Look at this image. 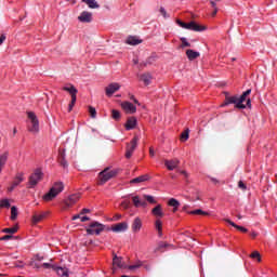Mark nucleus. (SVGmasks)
I'll use <instances>...</instances> for the list:
<instances>
[{"label": "nucleus", "mask_w": 277, "mask_h": 277, "mask_svg": "<svg viewBox=\"0 0 277 277\" xmlns=\"http://www.w3.org/2000/svg\"><path fill=\"white\" fill-rule=\"evenodd\" d=\"M126 44H130L131 47H137V44H142V40L136 36H129L126 40Z\"/></svg>", "instance_id": "nucleus-18"}, {"label": "nucleus", "mask_w": 277, "mask_h": 277, "mask_svg": "<svg viewBox=\"0 0 277 277\" xmlns=\"http://www.w3.org/2000/svg\"><path fill=\"white\" fill-rule=\"evenodd\" d=\"M161 16H163V18H170V15L168 14V12L166 11V9L163 6L160 8L159 10Z\"/></svg>", "instance_id": "nucleus-45"}, {"label": "nucleus", "mask_w": 277, "mask_h": 277, "mask_svg": "<svg viewBox=\"0 0 277 277\" xmlns=\"http://www.w3.org/2000/svg\"><path fill=\"white\" fill-rule=\"evenodd\" d=\"M190 215H209V212H205L201 209L193 210L188 212Z\"/></svg>", "instance_id": "nucleus-38"}, {"label": "nucleus", "mask_w": 277, "mask_h": 277, "mask_svg": "<svg viewBox=\"0 0 277 277\" xmlns=\"http://www.w3.org/2000/svg\"><path fill=\"white\" fill-rule=\"evenodd\" d=\"M252 93L251 89H248L247 91H245L242 93V96L238 97V103L236 105L237 109H246V97L250 96V94Z\"/></svg>", "instance_id": "nucleus-9"}, {"label": "nucleus", "mask_w": 277, "mask_h": 277, "mask_svg": "<svg viewBox=\"0 0 277 277\" xmlns=\"http://www.w3.org/2000/svg\"><path fill=\"white\" fill-rule=\"evenodd\" d=\"M179 163H181V161L179 159H172V160H164V166L167 168V170H176V168H179Z\"/></svg>", "instance_id": "nucleus-16"}, {"label": "nucleus", "mask_w": 277, "mask_h": 277, "mask_svg": "<svg viewBox=\"0 0 277 277\" xmlns=\"http://www.w3.org/2000/svg\"><path fill=\"white\" fill-rule=\"evenodd\" d=\"M25 179L23 177V173H18L13 182V184L8 188V192H14V188L18 187L21 183H23Z\"/></svg>", "instance_id": "nucleus-15"}, {"label": "nucleus", "mask_w": 277, "mask_h": 277, "mask_svg": "<svg viewBox=\"0 0 277 277\" xmlns=\"http://www.w3.org/2000/svg\"><path fill=\"white\" fill-rule=\"evenodd\" d=\"M17 232H18L17 226L2 229V233H6V234H10V235H14V233H17Z\"/></svg>", "instance_id": "nucleus-40"}, {"label": "nucleus", "mask_w": 277, "mask_h": 277, "mask_svg": "<svg viewBox=\"0 0 277 277\" xmlns=\"http://www.w3.org/2000/svg\"><path fill=\"white\" fill-rule=\"evenodd\" d=\"M136 126H137V119H136L135 117H130V118L127 120L126 130H127V131H131V130H133Z\"/></svg>", "instance_id": "nucleus-20"}, {"label": "nucleus", "mask_w": 277, "mask_h": 277, "mask_svg": "<svg viewBox=\"0 0 277 277\" xmlns=\"http://www.w3.org/2000/svg\"><path fill=\"white\" fill-rule=\"evenodd\" d=\"M55 271H56L57 276L68 277V268L56 267Z\"/></svg>", "instance_id": "nucleus-33"}, {"label": "nucleus", "mask_w": 277, "mask_h": 277, "mask_svg": "<svg viewBox=\"0 0 277 277\" xmlns=\"http://www.w3.org/2000/svg\"><path fill=\"white\" fill-rule=\"evenodd\" d=\"M180 40L182 42L181 49H185V47H192V43L187 41V38L182 37Z\"/></svg>", "instance_id": "nucleus-42"}, {"label": "nucleus", "mask_w": 277, "mask_h": 277, "mask_svg": "<svg viewBox=\"0 0 277 277\" xmlns=\"http://www.w3.org/2000/svg\"><path fill=\"white\" fill-rule=\"evenodd\" d=\"M118 174V171L111 170L110 168L104 169L102 172L98 173L100 181L97 182V185H105L107 181H110V179H114Z\"/></svg>", "instance_id": "nucleus-3"}, {"label": "nucleus", "mask_w": 277, "mask_h": 277, "mask_svg": "<svg viewBox=\"0 0 277 277\" xmlns=\"http://www.w3.org/2000/svg\"><path fill=\"white\" fill-rule=\"evenodd\" d=\"M176 23L183 29H188L190 31H205L207 29V26L196 24V22L185 23L181 19H176Z\"/></svg>", "instance_id": "nucleus-4"}, {"label": "nucleus", "mask_w": 277, "mask_h": 277, "mask_svg": "<svg viewBox=\"0 0 277 277\" xmlns=\"http://www.w3.org/2000/svg\"><path fill=\"white\" fill-rule=\"evenodd\" d=\"M78 21L80 23H92V13L88 12V11H83L82 13H80V15L78 16Z\"/></svg>", "instance_id": "nucleus-13"}, {"label": "nucleus", "mask_w": 277, "mask_h": 277, "mask_svg": "<svg viewBox=\"0 0 277 277\" xmlns=\"http://www.w3.org/2000/svg\"><path fill=\"white\" fill-rule=\"evenodd\" d=\"M126 230H129V223L128 222H121L113 225L111 232L113 233H124Z\"/></svg>", "instance_id": "nucleus-10"}, {"label": "nucleus", "mask_w": 277, "mask_h": 277, "mask_svg": "<svg viewBox=\"0 0 277 277\" xmlns=\"http://www.w3.org/2000/svg\"><path fill=\"white\" fill-rule=\"evenodd\" d=\"M138 267H142V262H138V263L135 264V265H130L128 268H129V269H138Z\"/></svg>", "instance_id": "nucleus-49"}, {"label": "nucleus", "mask_w": 277, "mask_h": 277, "mask_svg": "<svg viewBox=\"0 0 277 277\" xmlns=\"http://www.w3.org/2000/svg\"><path fill=\"white\" fill-rule=\"evenodd\" d=\"M16 133H17V130H16V128H14L13 129V135H16Z\"/></svg>", "instance_id": "nucleus-64"}, {"label": "nucleus", "mask_w": 277, "mask_h": 277, "mask_svg": "<svg viewBox=\"0 0 277 277\" xmlns=\"http://www.w3.org/2000/svg\"><path fill=\"white\" fill-rule=\"evenodd\" d=\"M12 205L10 203V199H1L0 200V209H10Z\"/></svg>", "instance_id": "nucleus-34"}, {"label": "nucleus", "mask_w": 277, "mask_h": 277, "mask_svg": "<svg viewBox=\"0 0 277 277\" xmlns=\"http://www.w3.org/2000/svg\"><path fill=\"white\" fill-rule=\"evenodd\" d=\"M140 81H143L145 85H150V81H153V75L146 72L141 76H138Z\"/></svg>", "instance_id": "nucleus-22"}, {"label": "nucleus", "mask_w": 277, "mask_h": 277, "mask_svg": "<svg viewBox=\"0 0 277 277\" xmlns=\"http://www.w3.org/2000/svg\"><path fill=\"white\" fill-rule=\"evenodd\" d=\"M137 142H140V138L134 136L130 144H127L126 159H131V157H133V153L137 148Z\"/></svg>", "instance_id": "nucleus-7"}, {"label": "nucleus", "mask_w": 277, "mask_h": 277, "mask_svg": "<svg viewBox=\"0 0 277 277\" xmlns=\"http://www.w3.org/2000/svg\"><path fill=\"white\" fill-rule=\"evenodd\" d=\"M5 39H6L5 35L0 36V47L5 42Z\"/></svg>", "instance_id": "nucleus-53"}, {"label": "nucleus", "mask_w": 277, "mask_h": 277, "mask_svg": "<svg viewBox=\"0 0 277 277\" xmlns=\"http://www.w3.org/2000/svg\"><path fill=\"white\" fill-rule=\"evenodd\" d=\"M181 140L182 142H187V140H189V130H186L181 134Z\"/></svg>", "instance_id": "nucleus-43"}, {"label": "nucleus", "mask_w": 277, "mask_h": 277, "mask_svg": "<svg viewBox=\"0 0 277 277\" xmlns=\"http://www.w3.org/2000/svg\"><path fill=\"white\" fill-rule=\"evenodd\" d=\"M82 3H87L88 8H90L91 10H98V8H101L96 0H82Z\"/></svg>", "instance_id": "nucleus-28"}, {"label": "nucleus", "mask_w": 277, "mask_h": 277, "mask_svg": "<svg viewBox=\"0 0 277 277\" xmlns=\"http://www.w3.org/2000/svg\"><path fill=\"white\" fill-rule=\"evenodd\" d=\"M42 181V170L36 169L29 176V187H36Z\"/></svg>", "instance_id": "nucleus-8"}, {"label": "nucleus", "mask_w": 277, "mask_h": 277, "mask_svg": "<svg viewBox=\"0 0 277 277\" xmlns=\"http://www.w3.org/2000/svg\"><path fill=\"white\" fill-rule=\"evenodd\" d=\"M259 234H256L255 232L251 233V237L254 239L258 237Z\"/></svg>", "instance_id": "nucleus-62"}, {"label": "nucleus", "mask_w": 277, "mask_h": 277, "mask_svg": "<svg viewBox=\"0 0 277 277\" xmlns=\"http://www.w3.org/2000/svg\"><path fill=\"white\" fill-rule=\"evenodd\" d=\"M121 107L126 114H135V111H137V107H135L131 102L121 103Z\"/></svg>", "instance_id": "nucleus-12"}, {"label": "nucleus", "mask_w": 277, "mask_h": 277, "mask_svg": "<svg viewBox=\"0 0 277 277\" xmlns=\"http://www.w3.org/2000/svg\"><path fill=\"white\" fill-rule=\"evenodd\" d=\"M144 200L149 202V205H157V200H155V197L150 195H143Z\"/></svg>", "instance_id": "nucleus-39"}, {"label": "nucleus", "mask_w": 277, "mask_h": 277, "mask_svg": "<svg viewBox=\"0 0 277 277\" xmlns=\"http://www.w3.org/2000/svg\"><path fill=\"white\" fill-rule=\"evenodd\" d=\"M217 14V8L214 9V11L212 12V16H216Z\"/></svg>", "instance_id": "nucleus-63"}, {"label": "nucleus", "mask_w": 277, "mask_h": 277, "mask_svg": "<svg viewBox=\"0 0 277 277\" xmlns=\"http://www.w3.org/2000/svg\"><path fill=\"white\" fill-rule=\"evenodd\" d=\"M238 187H239V189H241L242 192H246V189H248V186H246V183H243V181H239V182H238Z\"/></svg>", "instance_id": "nucleus-47"}, {"label": "nucleus", "mask_w": 277, "mask_h": 277, "mask_svg": "<svg viewBox=\"0 0 277 277\" xmlns=\"http://www.w3.org/2000/svg\"><path fill=\"white\" fill-rule=\"evenodd\" d=\"M149 155H150V157H155V149L149 148Z\"/></svg>", "instance_id": "nucleus-61"}, {"label": "nucleus", "mask_w": 277, "mask_h": 277, "mask_svg": "<svg viewBox=\"0 0 277 277\" xmlns=\"http://www.w3.org/2000/svg\"><path fill=\"white\" fill-rule=\"evenodd\" d=\"M80 222H90V217L82 216V217H80Z\"/></svg>", "instance_id": "nucleus-54"}, {"label": "nucleus", "mask_w": 277, "mask_h": 277, "mask_svg": "<svg viewBox=\"0 0 277 277\" xmlns=\"http://www.w3.org/2000/svg\"><path fill=\"white\" fill-rule=\"evenodd\" d=\"M132 202H133L134 207H136V208L142 207V199L140 198V196H133Z\"/></svg>", "instance_id": "nucleus-37"}, {"label": "nucleus", "mask_w": 277, "mask_h": 277, "mask_svg": "<svg viewBox=\"0 0 277 277\" xmlns=\"http://www.w3.org/2000/svg\"><path fill=\"white\" fill-rule=\"evenodd\" d=\"M151 215H154L155 217H163V215H166V213H163V208L161 207V205H157L151 210Z\"/></svg>", "instance_id": "nucleus-19"}, {"label": "nucleus", "mask_w": 277, "mask_h": 277, "mask_svg": "<svg viewBox=\"0 0 277 277\" xmlns=\"http://www.w3.org/2000/svg\"><path fill=\"white\" fill-rule=\"evenodd\" d=\"M156 230L158 232L159 237H162L163 235V224L161 223V220H156L155 222Z\"/></svg>", "instance_id": "nucleus-30"}, {"label": "nucleus", "mask_w": 277, "mask_h": 277, "mask_svg": "<svg viewBox=\"0 0 277 277\" xmlns=\"http://www.w3.org/2000/svg\"><path fill=\"white\" fill-rule=\"evenodd\" d=\"M81 215H82V214H76V215L72 216V220H74V221H75V220H81Z\"/></svg>", "instance_id": "nucleus-58"}, {"label": "nucleus", "mask_w": 277, "mask_h": 277, "mask_svg": "<svg viewBox=\"0 0 277 277\" xmlns=\"http://www.w3.org/2000/svg\"><path fill=\"white\" fill-rule=\"evenodd\" d=\"M63 90L65 92H68L71 96V102L69 104L68 111H72V108L75 107V103H77V92L79 91L77 90V88H75V85L64 87Z\"/></svg>", "instance_id": "nucleus-6"}, {"label": "nucleus", "mask_w": 277, "mask_h": 277, "mask_svg": "<svg viewBox=\"0 0 277 277\" xmlns=\"http://www.w3.org/2000/svg\"><path fill=\"white\" fill-rule=\"evenodd\" d=\"M118 90H120V85L117 82L110 83L105 89L106 96H114V94H116V92H118Z\"/></svg>", "instance_id": "nucleus-11"}, {"label": "nucleus", "mask_w": 277, "mask_h": 277, "mask_svg": "<svg viewBox=\"0 0 277 277\" xmlns=\"http://www.w3.org/2000/svg\"><path fill=\"white\" fill-rule=\"evenodd\" d=\"M225 222L233 226L234 228H236L237 230H240V233H248V228L235 224V222L230 221V219H225Z\"/></svg>", "instance_id": "nucleus-27"}, {"label": "nucleus", "mask_w": 277, "mask_h": 277, "mask_svg": "<svg viewBox=\"0 0 277 277\" xmlns=\"http://www.w3.org/2000/svg\"><path fill=\"white\" fill-rule=\"evenodd\" d=\"M28 120H30V126L28 127L29 133H34L35 135L40 133V121L38 120V116L34 111H27Z\"/></svg>", "instance_id": "nucleus-2"}, {"label": "nucleus", "mask_w": 277, "mask_h": 277, "mask_svg": "<svg viewBox=\"0 0 277 277\" xmlns=\"http://www.w3.org/2000/svg\"><path fill=\"white\" fill-rule=\"evenodd\" d=\"M239 103V97L237 95L229 96L228 94L225 96L224 105H237Z\"/></svg>", "instance_id": "nucleus-23"}, {"label": "nucleus", "mask_w": 277, "mask_h": 277, "mask_svg": "<svg viewBox=\"0 0 277 277\" xmlns=\"http://www.w3.org/2000/svg\"><path fill=\"white\" fill-rule=\"evenodd\" d=\"M47 217V213L45 212H41V213H35L32 215V224H39V222H42V220H44Z\"/></svg>", "instance_id": "nucleus-24"}, {"label": "nucleus", "mask_w": 277, "mask_h": 277, "mask_svg": "<svg viewBox=\"0 0 277 277\" xmlns=\"http://www.w3.org/2000/svg\"><path fill=\"white\" fill-rule=\"evenodd\" d=\"M9 153L5 151L2 155H0V174L3 171V168H5V163H8V157H9Z\"/></svg>", "instance_id": "nucleus-25"}, {"label": "nucleus", "mask_w": 277, "mask_h": 277, "mask_svg": "<svg viewBox=\"0 0 277 277\" xmlns=\"http://www.w3.org/2000/svg\"><path fill=\"white\" fill-rule=\"evenodd\" d=\"M200 55V52L194 51V50H186V57L190 62H194V60H198V56Z\"/></svg>", "instance_id": "nucleus-26"}, {"label": "nucleus", "mask_w": 277, "mask_h": 277, "mask_svg": "<svg viewBox=\"0 0 277 277\" xmlns=\"http://www.w3.org/2000/svg\"><path fill=\"white\" fill-rule=\"evenodd\" d=\"M210 4L212 5L213 10H215V8H217V4L213 0H210Z\"/></svg>", "instance_id": "nucleus-56"}, {"label": "nucleus", "mask_w": 277, "mask_h": 277, "mask_svg": "<svg viewBox=\"0 0 277 277\" xmlns=\"http://www.w3.org/2000/svg\"><path fill=\"white\" fill-rule=\"evenodd\" d=\"M180 173L183 174V175L185 176V179H187V176H189V175L187 174V171H185V170L180 171Z\"/></svg>", "instance_id": "nucleus-60"}, {"label": "nucleus", "mask_w": 277, "mask_h": 277, "mask_svg": "<svg viewBox=\"0 0 277 277\" xmlns=\"http://www.w3.org/2000/svg\"><path fill=\"white\" fill-rule=\"evenodd\" d=\"M169 207H173V213H176L179 207H181V202L179 200L171 198L168 202Z\"/></svg>", "instance_id": "nucleus-29"}, {"label": "nucleus", "mask_w": 277, "mask_h": 277, "mask_svg": "<svg viewBox=\"0 0 277 277\" xmlns=\"http://www.w3.org/2000/svg\"><path fill=\"white\" fill-rule=\"evenodd\" d=\"M58 163L62 168H66L68 166V162L66 161V150L64 149H60L58 151Z\"/></svg>", "instance_id": "nucleus-17"}, {"label": "nucleus", "mask_w": 277, "mask_h": 277, "mask_svg": "<svg viewBox=\"0 0 277 277\" xmlns=\"http://www.w3.org/2000/svg\"><path fill=\"white\" fill-rule=\"evenodd\" d=\"M111 118L113 120H120V113L116 109L111 110Z\"/></svg>", "instance_id": "nucleus-44"}, {"label": "nucleus", "mask_w": 277, "mask_h": 277, "mask_svg": "<svg viewBox=\"0 0 277 277\" xmlns=\"http://www.w3.org/2000/svg\"><path fill=\"white\" fill-rule=\"evenodd\" d=\"M250 258L251 259H256L258 260V263H261V253L259 251H253L251 254H250Z\"/></svg>", "instance_id": "nucleus-41"}, {"label": "nucleus", "mask_w": 277, "mask_h": 277, "mask_svg": "<svg viewBox=\"0 0 277 277\" xmlns=\"http://www.w3.org/2000/svg\"><path fill=\"white\" fill-rule=\"evenodd\" d=\"M131 202L130 201H122L121 202V208H123L124 211H127V209H129Z\"/></svg>", "instance_id": "nucleus-48"}, {"label": "nucleus", "mask_w": 277, "mask_h": 277, "mask_svg": "<svg viewBox=\"0 0 277 277\" xmlns=\"http://www.w3.org/2000/svg\"><path fill=\"white\" fill-rule=\"evenodd\" d=\"M81 198V195L79 193L72 194L68 197L67 200H65L66 207H72V205H76L77 201Z\"/></svg>", "instance_id": "nucleus-14"}, {"label": "nucleus", "mask_w": 277, "mask_h": 277, "mask_svg": "<svg viewBox=\"0 0 277 277\" xmlns=\"http://www.w3.org/2000/svg\"><path fill=\"white\" fill-rule=\"evenodd\" d=\"M147 179H148V175H141L138 177L131 180L130 183H144Z\"/></svg>", "instance_id": "nucleus-36"}, {"label": "nucleus", "mask_w": 277, "mask_h": 277, "mask_svg": "<svg viewBox=\"0 0 277 277\" xmlns=\"http://www.w3.org/2000/svg\"><path fill=\"white\" fill-rule=\"evenodd\" d=\"M12 235H5V236H3V237H1L0 239H1V241H8V240H10V239H12Z\"/></svg>", "instance_id": "nucleus-51"}, {"label": "nucleus", "mask_w": 277, "mask_h": 277, "mask_svg": "<svg viewBox=\"0 0 277 277\" xmlns=\"http://www.w3.org/2000/svg\"><path fill=\"white\" fill-rule=\"evenodd\" d=\"M92 211L88 208H83L81 211H80V215H85V213H91Z\"/></svg>", "instance_id": "nucleus-50"}, {"label": "nucleus", "mask_w": 277, "mask_h": 277, "mask_svg": "<svg viewBox=\"0 0 277 277\" xmlns=\"http://www.w3.org/2000/svg\"><path fill=\"white\" fill-rule=\"evenodd\" d=\"M42 267H44L45 269H51V264L50 263H43Z\"/></svg>", "instance_id": "nucleus-55"}, {"label": "nucleus", "mask_w": 277, "mask_h": 277, "mask_svg": "<svg viewBox=\"0 0 277 277\" xmlns=\"http://www.w3.org/2000/svg\"><path fill=\"white\" fill-rule=\"evenodd\" d=\"M141 229H142V219L135 217L132 223V230L134 233H140Z\"/></svg>", "instance_id": "nucleus-21"}, {"label": "nucleus", "mask_w": 277, "mask_h": 277, "mask_svg": "<svg viewBox=\"0 0 277 277\" xmlns=\"http://www.w3.org/2000/svg\"><path fill=\"white\" fill-rule=\"evenodd\" d=\"M62 192H64V183L56 182L54 183L52 189H50L49 193L43 196V200H45V202H51V200H53V198H57Z\"/></svg>", "instance_id": "nucleus-1"}, {"label": "nucleus", "mask_w": 277, "mask_h": 277, "mask_svg": "<svg viewBox=\"0 0 277 277\" xmlns=\"http://www.w3.org/2000/svg\"><path fill=\"white\" fill-rule=\"evenodd\" d=\"M105 230V225L93 222L89 225V228H87L88 235H101Z\"/></svg>", "instance_id": "nucleus-5"}, {"label": "nucleus", "mask_w": 277, "mask_h": 277, "mask_svg": "<svg viewBox=\"0 0 277 277\" xmlns=\"http://www.w3.org/2000/svg\"><path fill=\"white\" fill-rule=\"evenodd\" d=\"M89 114H90L91 118H96V108L90 106Z\"/></svg>", "instance_id": "nucleus-46"}, {"label": "nucleus", "mask_w": 277, "mask_h": 277, "mask_svg": "<svg viewBox=\"0 0 277 277\" xmlns=\"http://www.w3.org/2000/svg\"><path fill=\"white\" fill-rule=\"evenodd\" d=\"M16 217H18V208H16L15 206L11 207V220L12 222H14V220H16Z\"/></svg>", "instance_id": "nucleus-35"}, {"label": "nucleus", "mask_w": 277, "mask_h": 277, "mask_svg": "<svg viewBox=\"0 0 277 277\" xmlns=\"http://www.w3.org/2000/svg\"><path fill=\"white\" fill-rule=\"evenodd\" d=\"M164 248H172V245L168 242H159L158 247L155 249V252H164Z\"/></svg>", "instance_id": "nucleus-32"}, {"label": "nucleus", "mask_w": 277, "mask_h": 277, "mask_svg": "<svg viewBox=\"0 0 277 277\" xmlns=\"http://www.w3.org/2000/svg\"><path fill=\"white\" fill-rule=\"evenodd\" d=\"M141 207L145 209V207H148V203L146 201L141 200Z\"/></svg>", "instance_id": "nucleus-59"}, {"label": "nucleus", "mask_w": 277, "mask_h": 277, "mask_svg": "<svg viewBox=\"0 0 277 277\" xmlns=\"http://www.w3.org/2000/svg\"><path fill=\"white\" fill-rule=\"evenodd\" d=\"M30 265L32 267H36L37 269H39V267H40V265H38V263H36V262H31Z\"/></svg>", "instance_id": "nucleus-57"}, {"label": "nucleus", "mask_w": 277, "mask_h": 277, "mask_svg": "<svg viewBox=\"0 0 277 277\" xmlns=\"http://www.w3.org/2000/svg\"><path fill=\"white\" fill-rule=\"evenodd\" d=\"M114 222H118V220H122V214H116L114 217H113Z\"/></svg>", "instance_id": "nucleus-52"}, {"label": "nucleus", "mask_w": 277, "mask_h": 277, "mask_svg": "<svg viewBox=\"0 0 277 277\" xmlns=\"http://www.w3.org/2000/svg\"><path fill=\"white\" fill-rule=\"evenodd\" d=\"M113 265L116 267H124V265L122 264V258L115 254L113 258Z\"/></svg>", "instance_id": "nucleus-31"}]
</instances>
